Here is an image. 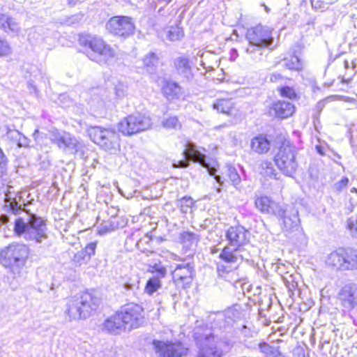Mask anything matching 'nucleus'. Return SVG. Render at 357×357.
I'll list each match as a JSON object with an SVG mask.
<instances>
[{
  "label": "nucleus",
  "instance_id": "obj_33",
  "mask_svg": "<svg viewBox=\"0 0 357 357\" xmlns=\"http://www.w3.org/2000/svg\"><path fill=\"white\" fill-rule=\"evenodd\" d=\"M161 286L162 283L160 278L153 277L147 281L144 291L149 295H152L153 293L157 291Z\"/></svg>",
  "mask_w": 357,
  "mask_h": 357
},
{
  "label": "nucleus",
  "instance_id": "obj_44",
  "mask_svg": "<svg viewBox=\"0 0 357 357\" xmlns=\"http://www.w3.org/2000/svg\"><path fill=\"white\" fill-rule=\"evenodd\" d=\"M127 281H130L125 283L124 287L126 290L134 291L138 289L139 279L137 276L129 278Z\"/></svg>",
  "mask_w": 357,
  "mask_h": 357
},
{
  "label": "nucleus",
  "instance_id": "obj_39",
  "mask_svg": "<svg viewBox=\"0 0 357 357\" xmlns=\"http://www.w3.org/2000/svg\"><path fill=\"white\" fill-rule=\"evenodd\" d=\"M347 229L354 237L357 238V216L351 215L347 220Z\"/></svg>",
  "mask_w": 357,
  "mask_h": 357
},
{
  "label": "nucleus",
  "instance_id": "obj_41",
  "mask_svg": "<svg viewBox=\"0 0 357 357\" xmlns=\"http://www.w3.org/2000/svg\"><path fill=\"white\" fill-rule=\"evenodd\" d=\"M280 94L282 97H286L289 99H295L296 98V93L295 90L290 86H282L279 89Z\"/></svg>",
  "mask_w": 357,
  "mask_h": 357
},
{
  "label": "nucleus",
  "instance_id": "obj_8",
  "mask_svg": "<svg viewBox=\"0 0 357 357\" xmlns=\"http://www.w3.org/2000/svg\"><path fill=\"white\" fill-rule=\"evenodd\" d=\"M151 126V119L139 114L129 115L118 124L119 130L125 135H132L148 130Z\"/></svg>",
  "mask_w": 357,
  "mask_h": 357
},
{
  "label": "nucleus",
  "instance_id": "obj_24",
  "mask_svg": "<svg viewBox=\"0 0 357 357\" xmlns=\"http://www.w3.org/2000/svg\"><path fill=\"white\" fill-rule=\"evenodd\" d=\"M250 146L254 152L258 154H264L268 151L271 144L265 136L258 135L251 140Z\"/></svg>",
  "mask_w": 357,
  "mask_h": 357
},
{
  "label": "nucleus",
  "instance_id": "obj_58",
  "mask_svg": "<svg viewBox=\"0 0 357 357\" xmlns=\"http://www.w3.org/2000/svg\"><path fill=\"white\" fill-rule=\"evenodd\" d=\"M7 160L5 155L3 154L1 149L0 148V161Z\"/></svg>",
  "mask_w": 357,
  "mask_h": 357
},
{
  "label": "nucleus",
  "instance_id": "obj_15",
  "mask_svg": "<svg viewBox=\"0 0 357 357\" xmlns=\"http://www.w3.org/2000/svg\"><path fill=\"white\" fill-rule=\"evenodd\" d=\"M153 345L162 357H181L185 353V349L181 344L154 341Z\"/></svg>",
  "mask_w": 357,
  "mask_h": 357
},
{
  "label": "nucleus",
  "instance_id": "obj_32",
  "mask_svg": "<svg viewBox=\"0 0 357 357\" xmlns=\"http://www.w3.org/2000/svg\"><path fill=\"white\" fill-rule=\"evenodd\" d=\"M163 128L167 130H180L181 128V123L176 116H169L164 118L162 121Z\"/></svg>",
  "mask_w": 357,
  "mask_h": 357
},
{
  "label": "nucleus",
  "instance_id": "obj_54",
  "mask_svg": "<svg viewBox=\"0 0 357 357\" xmlns=\"http://www.w3.org/2000/svg\"><path fill=\"white\" fill-rule=\"evenodd\" d=\"M316 149H317V152H318L321 155H325V152H324V148H323L321 146L317 145V146H316Z\"/></svg>",
  "mask_w": 357,
  "mask_h": 357
},
{
  "label": "nucleus",
  "instance_id": "obj_59",
  "mask_svg": "<svg viewBox=\"0 0 357 357\" xmlns=\"http://www.w3.org/2000/svg\"><path fill=\"white\" fill-rule=\"evenodd\" d=\"M215 179L216 180V181L220 183V185H222L223 183V181H222V178L220 176H218V175H215Z\"/></svg>",
  "mask_w": 357,
  "mask_h": 357
},
{
  "label": "nucleus",
  "instance_id": "obj_30",
  "mask_svg": "<svg viewBox=\"0 0 357 357\" xmlns=\"http://www.w3.org/2000/svg\"><path fill=\"white\" fill-rule=\"evenodd\" d=\"M144 65L148 73H155L158 63V57L155 53L151 52L146 54L144 58Z\"/></svg>",
  "mask_w": 357,
  "mask_h": 357
},
{
  "label": "nucleus",
  "instance_id": "obj_43",
  "mask_svg": "<svg viewBox=\"0 0 357 357\" xmlns=\"http://www.w3.org/2000/svg\"><path fill=\"white\" fill-rule=\"evenodd\" d=\"M97 246V241L91 242L86 245V246L82 250L85 256L90 260L91 257L96 253Z\"/></svg>",
  "mask_w": 357,
  "mask_h": 357
},
{
  "label": "nucleus",
  "instance_id": "obj_60",
  "mask_svg": "<svg viewBox=\"0 0 357 357\" xmlns=\"http://www.w3.org/2000/svg\"><path fill=\"white\" fill-rule=\"evenodd\" d=\"M344 66L345 68H349L350 67L349 61H344Z\"/></svg>",
  "mask_w": 357,
  "mask_h": 357
},
{
  "label": "nucleus",
  "instance_id": "obj_17",
  "mask_svg": "<svg viewBox=\"0 0 357 357\" xmlns=\"http://www.w3.org/2000/svg\"><path fill=\"white\" fill-rule=\"evenodd\" d=\"M183 153L185 159H190L194 162H199L203 167L208 169L209 174L215 175V169L214 168H209L208 165L206 162L205 155L196 149V146L194 143L188 142Z\"/></svg>",
  "mask_w": 357,
  "mask_h": 357
},
{
  "label": "nucleus",
  "instance_id": "obj_40",
  "mask_svg": "<svg viewBox=\"0 0 357 357\" xmlns=\"http://www.w3.org/2000/svg\"><path fill=\"white\" fill-rule=\"evenodd\" d=\"M193 204V201L190 197H183L178 200V205L183 213H186Z\"/></svg>",
  "mask_w": 357,
  "mask_h": 357
},
{
  "label": "nucleus",
  "instance_id": "obj_16",
  "mask_svg": "<svg viewBox=\"0 0 357 357\" xmlns=\"http://www.w3.org/2000/svg\"><path fill=\"white\" fill-rule=\"evenodd\" d=\"M339 298L345 307H354L357 305V287L353 284L344 285L339 293Z\"/></svg>",
  "mask_w": 357,
  "mask_h": 357
},
{
  "label": "nucleus",
  "instance_id": "obj_38",
  "mask_svg": "<svg viewBox=\"0 0 357 357\" xmlns=\"http://www.w3.org/2000/svg\"><path fill=\"white\" fill-rule=\"evenodd\" d=\"M13 53V49L6 39L0 38V57L9 56Z\"/></svg>",
  "mask_w": 357,
  "mask_h": 357
},
{
  "label": "nucleus",
  "instance_id": "obj_35",
  "mask_svg": "<svg viewBox=\"0 0 357 357\" xmlns=\"http://www.w3.org/2000/svg\"><path fill=\"white\" fill-rule=\"evenodd\" d=\"M261 174L264 176H267L270 178H276L277 172L274 169L273 164L269 161H264L261 164Z\"/></svg>",
  "mask_w": 357,
  "mask_h": 357
},
{
  "label": "nucleus",
  "instance_id": "obj_63",
  "mask_svg": "<svg viewBox=\"0 0 357 357\" xmlns=\"http://www.w3.org/2000/svg\"><path fill=\"white\" fill-rule=\"evenodd\" d=\"M103 229H105V231H107V229L105 227L100 229V231H102Z\"/></svg>",
  "mask_w": 357,
  "mask_h": 357
},
{
  "label": "nucleus",
  "instance_id": "obj_25",
  "mask_svg": "<svg viewBox=\"0 0 357 357\" xmlns=\"http://www.w3.org/2000/svg\"><path fill=\"white\" fill-rule=\"evenodd\" d=\"M162 93L168 100L178 99L183 95L181 87L176 83L167 82L162 86Z\"/></svg>",
  "mask_w": 357,
  "mask_h": 357
},
{
  "label": "nucleus",
  "instance_id": "obj_28",
  "mask_svg": "<svg viewBox=\"0 0 357 357\" xmlns=\"http://www.w3.org/2000/svg\"><path fill=\"white\" fill-rule=\"evenodd\" d=\"M174 64L178 73L183 75L185 77H188L190 75L191 66L188 58L180 56L177 58Z\"/></svg>",
  "mask_w": 357,
  "mask_h": 357
},
{
  "label": "nucleus",
  "instance_id": "obj_56",
  "mask_svg": "<svg viewBox=\"0 0 357 357\" xmlns=\"http://www.w3.org/2000/svg\"><path fill=\"white\" fill-rule=\"evenodd\" d=\"M83 0H68V4L70 6H74L77 5L78 3L82 2Z\"/></svg>",
  "mask_w": 357,
  "mask_h": 357
},
{
  "label": "nucleus",
  "instance_id": "obj_53",
  "mask_svg": "<svg viewBox=\"0 0 357 357\" xmlns=\"http://www.w3.org/2000/svg\"><path fill=\"white\" fill-rule=\"evenodd\" d=\"M189 165V162L186 160H179L178 162V164L174 163L173 166L174 167H186Z\"/></svg>",
  "mask_w": 357,
  "mask_h": 357
},
{
  "label": "nucleus",
  "instance_id": "obj_55",
  "mask_svg": "<svg viewBox=\"0 0 357 357\" xmlns=\"http://www.w3.org/2000/svg\"><path fill=\"white\" fill-rule=\"evenodd\" d=\"M311 1V3H312V7H314V8H324L325 7L324 6H318V3H319V1H315L314 0H310Z\"/></svg>",
  "mask_w": 357,
  "mask_h": 357
},
{
  "label": "nucleus",
  "instance_id": "obj_13",
  "mask_svg": "<svg viewBox=\"0 0 357 357\" xmlns=\"http://www.w3.org/2000/svg\"><path fill=\"white\" fill-rule=\"evenodd\" d=\"M229 245L243 249V246L249 243L250 232L242 226L230 227L226 233Z\"/></svg>",
  "mask_w": 357,
  "mask_h": 357
},
{
  "label": "nucleus",
  "instance_id": "obj_1",
  "mask_svg": "<svg viewBox=\"0 0 357 357\" xmlns=\"http://www.w3.org/2000/svg\"><path fill=\"white\" fill-rule=\"evenodd\" d=\"M143 312L142 307L138 304L130 303L125 305L105 321L104 329L111 333L120 334L137 328L143 324Z\"/></svg>",
  "mask_w": 357,
  "mask_h": 357
},
{
  "label": "nucleus",
  "instance_id": "obj_14",
  "mask_svg": "<svg viewBox=\"0 0 357 357\" xmlns=\"http://www.w3.org/2000/svg\"><path fill=\"white\" fill-rule=\"evenodd\" d=\"M255 204L257 208L263 213L275 216H280L285 213V210L282 206L266 196L257 197Z\"/></svg>",
  "mask_w": 357,
  "mask_h": 357
},
{
  "label": "nucleus",
  "instance_id": "obj_19",
  "mask_svg": "<svg viewBox=\"0 0 357 357\" xmlns=\"http://www.w3.org/2000/svg\"><path fill=\"white\" fill-rule=\"evenodd\" d=\"M274 112V115L281 119L291 116L295 112V107L289 102L278 100L274 102L270 108V113Z\"/></svg>",
  "mask_w": 357,
  "mask_h": 357
},
{
  "label": "nucleus",
  "instance_id": "obj_49",
  "mask_svg": "<svg viewBox=\"0 0 357 357\" xmlns=\"http://www.w3.org/2000/svg\"><path fill=\"white\" fill-rule=\"evenodd\" d=\"M83 19V15L81 13H78L74 15H72L68 19V23L70 24H75L77 23H79L80 21H82Z\"/></svg>",
  "mask_w": 357,
  "mask_h": 357
},
{
  "label": "nucleus",
  "instance_id": "obj_34",
  "mask_svg": "<svg viewBox=\"0 0 357 357\" xmlns=\"http://www.w3.org/2000/svg\"><path fill=\"white\" fill-rule=\"evenodd\" d=\"M284 66L289 70H301L303 63L297 56H291L284 59Z\"/></svg>",
  "mask_w": 357,
  "mask_h": 357
},
{
  "label": "nucleus",
  "instance_id": "obj_10",
  "mask_svg": "<svg viewBox=\"0 0 357 357\" xmlns=\"http://www.w3.org/2000/svg\"><path fill=\"white\" fill-rule=\"evenodd\" d=\"M105 28L111 34L126 38L134 33L135 26L132 19L130 17L115 16L107 22Z\"/></svg>",
  "mask_w": 357,
  "mask_h": 357
},
{
  "label": "nucleus",
  "instance_id": "obj_2",
  "mask_svg": "<svg viewBox=\"0 0 357 357\" xmlns=\"http://www.w3.org/2000/svg\"><path fill=\"white\" fill-rule=\"evenodd\" d=\"M45 221L34 214L29 215L26 220L18 218L15 220L14 231L19 237L26 241L41 243L47 238Z\"/></svg>",
  "mask_w": 357,
  "mask_h": 357
},
{
  "label": "nucleus",
  "instance_id": "obj_27",
  "mask_svg": "<svg viewBox=\"0 0 357 357\" xmlns=\"http://www.w3.org/2000/svg\"><path fill=\"white\" fill-rule=\"evenodd\" d=\"M344 270L357 269V250L354 249L342 250Z\"/></svg>",
  "mask_w": 357,
  "mask_h": 357
},
{
  "label": "nucleus",
  "instance_id": "obj_26",
  "mask_svg": "<svg viewBox=\"0 0 357 357\" xmlns=\"http://www.w3.org/2000/svg\"><path fill=\"white\" fill-rule=\"evenodd\" d=\"M327 266L335 270H344V258L342 250L331 252L326 260Z\"/></svg>",
  "mask_w": 357,
  "mask_h": 357
},
{
  "label": "nucleus",
  "instance_id": "obj_51",
  "mask_svg": "<svg viewBox=\"0 0 357 357\" xmlns=\"http://www.w3.org/2000/svg\"><path fill=\"white\" fill-rule=\"evenodd\" d=\"M284 79L283 76L280 73H273L270 76V81L271 82L278 83Z\"/></svg>",
  "mask_w": 357,
  "mask_h": 357
},
{
  "label": "nucleus",
  "instance_id": "obj_22",
  "mask_svg": "<svg viewBox=\"0 0 357 357\" xmlns=\"http://www.w3.org/2000/svg\"><path fill=\"white\" fill-rule=\"evenodd\" d=\"M0 29L8 34H17L21 31L20 23L11 16L4 13L0 14Z\"/></svg>",
  "mask_w": 357,
  "mask_h": 357
},
{
  "label": "nucleus",
  "instance_id": "obj_4",
  "mask_svg": "<svg viewBox=\"0 0 357 357\" xmlns=\"http://www.w3.org/2000/svg\"><path fill=\"white\" fill-rule=\"evenodd\" d=\"M98 305V300L96 298L88 292H84L68 300L65 313L70 320L86 319Z\"/></svg>",
  "mask_w": 357,
  "mask_h": 357
},
{
  "label": "nucleus",
  "instance_id": "obj_64",
  "mask_svg": "<svg viewBox=\"0 0 357 357\" xmlns=\"http://www.w3.org/2000/svg\"><path fill=\"white\" fill-rule=\"evenodd\" d=\"M351 191V192H357V190L355 188H353Z\"/></svg>",
  "mask_w": 357,
  "mask_h": 357
},
{
  "label": "nucleus",
  "instance_id": "obj_57",
  "mask_svg": "<svg viewBox=\"0 0 357 357\" xmlns=\"http://www.w3.org/2000/svg\"><path fill=\"white\" fill-rule=\"evenodd\" d=\"M271 357H285L282 354L278 349L275 351V354H273Z\"/></svg>",
  "mask_w": 357,
  "mask_h": 357
},
{
  "label": "nucleus",
  "instance_id": "obj_50",
  "mask_svg": "<svg viewBox=\"0 0 357 357\" xmlns=\"http://www.w3.org/2000/svg\"><path fill=\"white\" fill-rule=\"evenodd\" d=\"M19 147H26L29 146V139L24 136L22 134H20V137H19L18 141L16 144Z\"/></svg>",
  "mask_w": 357,
  "mask_h": 357
},
{
  "label": "nucleus",
  "instance_id": "obj_37",
  "mask_svg": "<svg viewBox=\"0 0 357 357\" xmlns=\"http://www.w3.org/2000/svg\"><path fill=\"white\" fill-rule=\"evenodd\" d=\"M227 176L229 178L232 185L236 186L241 183V178L236 169L230 165L227 167Z\"/></svg>",
  "mask_w": 357,
  "mask_h": 357
},
{
  "label": "nucleus",
  "instance_id": "obj_52",
  "mask_svg": "<svg viewBox=\"0 0 357 357\" xmlns=\"http://www.w3.org/2000/svg\"><path fill=\"white\" fill-rule=\"evenodd\" d=\"M7 160L0 161V178L6 171Z\"/></svg>",
  "mask_w": 357,
  "mask_h": 357
},
{
  "label": "nucleus",
  "instance_id": "obj_29",
  "mask_svg": "<svg viewBox=\"0 0 357 357\" xmlns=\"http://www.w3.org/2000/svg\"><path fill=\"white\" fill-rule=\"evenodd\" d=\"M213 108L221 113L230 114L234 109V103L229 99H218L213 103Z\"/></svg>",
  "mask_w": 357,
  "mask_h": 357
},
{
  "label": "nucleus",
  "instance_id": "obj_21",
  "mask_svg": "<svg viewBox=\"0 0 357 357\" xmlns=\"http://www.w3.org/2000/svg\"><path fill=\"white\" fill-rule=\"evenodd\" d=\"M281 220L280 225L284 231L290 232L291 231L297 230L299 227V218L297 211L285 213L280 216H277Z\"/></svg>",
  "mask_w": 357,
  "mask_h": 357
},
{
  "label": "nucleus",
  "instance_id": "obj_36",
  "mask_svg": "<svg viewBox=\"0 0 357 357\" xmlns=\"http://www.w3.org/2000/svg\"><path fill=\"white\" fill-rule=\"evenodd\" d=\"M183 36V31L181 28L178 26L169 27L167 37L169 40L176 41L182 38Z\"/></svg>",
  "mask_w": 357,
  "mask_h": 357
},
{
  "label": "nucleus",
  "instance_id": "obj_9",
  "mask_svg": "<svg viewBox=\"0 0 357 357\" xmlns=\"http://www.w3.org/2000/svg\"><path fill=\"white\" fill-rule=\"evenodd\" d=\"M50 142L63 152L76 153L82 147V143L69 132L52 129L49 131Z\"/></svg>",
  "mask_w": 357,
  "mask_h": 357
},
{
  "label": "nucleus",
  "instance_id": "obj_47",
  "mask_svg": "<svg viewBox=\"0 0 357 357\" xmlns=\"http://www.w3.org/2000/svg\"><path fill=\"white\" fill-rule=\"evenodd\" d=\"M20 132L16 130L8 129L6 132V137L14 143L17 144L19 137H20Z\"/></svg>",
  "mask_w": 357,
  "mask_h": 357
},
{
  "label": "nucleus",
  "instance_id": "obj_23",
  "mask_svg": "<svg viewBox=\"0 0 357 357\" xmlns=\"http://www.w3.org/2000/svg\"><path fill=\"white\" fill-rule=\"evenodd\" d=\"M22 197L21 196H15V197H11L9 195H6V197L4 199L5 208H8L13 214L17 215L21 211H26L28 213L24 208L22 207V205L25 206L24 202H22Z\"/></svg>",
  "mask_w": 357,
  "mask_h": 357
},
{
  "label": "nucleus",
  "instance_id": "obj_20",
  "mask_svg": "<svg viewBox=\"0 0 357 357\" xmlns=\"http://www.w3.org/2000/svg\"><path fill=\"white\" fill-rule=\"evenodd\" d=\"M243 250L228 245L225 247L220 254V258L227 264H238L243 259V255L241 254Z\"/></svg>",
  "mask_w": 357,
  "mask_h": 357
},
{
  "label": "nucleus",
  "instance_id": "obj_7",
  "mask_svg": "<svg viewBox=\"0 0 357 357\" xmlns=\"http://www.w3.org/2000/svg\"><path fill=\"white\" fill-rule=\"evenodd\" d=\"M296 157L295 146L289 143H283L275 155V162L283 174L293 177L298 167Z\"/></svg>",
  "mask_w": 357,
  "mask_h": 357
},
{
  "label": "nucleus",
  "instance_id": "obj_48",
  "mask_svg": "<svg viewBox=\"0 0 357 357\" xmlns=\"http://www.w3.org/2000/svg\"><path fill=\"white\" fill-rule=\"evenodd\" d=\"M349 179L347 177L342 178L340 181L337 182L334 185V189L337 192H341L348 185Z\"/></svg>",
  "mask_w": 357,
  "mask_h": 357
},
{
  "label": "nucleus",
  "instance_id": "obj_5",
  "mask_svg": "<svg viewBox=\"0 0 357 357\" xmlns=\"http://www.w3.org/2000/svg\"><path fill=\"white\" fill-rule=\"evenodd\" d=\"M92 141L105 151L116 153L120 149V137L115 130L100 126H93L88 129Z\"/></svg>",
  "mask_w": 357,
  "mask_h": 357
},
{
  "label": "nucleus",
  "instance_id": "obj_3",
  "mask_svg": "<svg viewBox=\"0 0 357 357\" xmlns=\"http://www.w3.org/2000/svg\"><path fill=\"white\" fill-rule=\"evenodd\" d=\"M246 38L249 42V47L246 52L251 54L255 60L260 59L262 55V48H270L273 42L272 30L261 24H258L248 30Z\"/></svg>",
  "mask_w": 357,
  "mask_h": 357
},
{
  "label": "nucleus",
  "instance_id": "obj_6",
  "mask_svg": "<svg viewBox=\"0 0 357 357\" xmlns=\"http://www.w3.org/2000/svg\"><path fill=\"white\" fill-rule=\"evenodd\" d=\"M29 248L23 244L12 243L0 251V263L6 267L21 268L29 257Z\"/></svg>",
  "mask_w": 357,
  "mask_h": 357
},
{
  "label": "nucleus",
  "instance_id": "obj_42",
  "mask_svg": "<svg viewBox=\"0 0 357 357\" xmlns=\"http://www.w3.org/2000/svg\"><path fill=\"white\" fill-rule=\"evenodd\" d=\"M259 349L260 351L267 356L271 357L273 354H275L276 348L273 347L266 342H261L259 344Z\"/></svg>",
  "mask_w": 357,
  "mask_h": 357
},
{
  "label": "nucleus",
  "instance_id": "obj_11",
  "mask_svg": "<svg viewBox=\"0 0 357 357\" xmlns=\"http://www.w3.org/2000/svg\"><path fill=\"white\" fill-rule=\"evenodd\" d=\"M195 340L199 345L196 357H222L223 352L220 348L221 342L211 334L199 337L195 333Z\"/></svg>",
  "mask_w": 357,
  "mask_h": 357
},
{
  "label": "nucleus",
  "instance_id": "obj_46",
  "mask_svg": "<svg viewBox=\"0 0 357 357\" xmlns=\"http://www.w3.org/2000/svg\"><path fill=\"white\" fill-rule=\"evenodd\" d=\"M89 261V259L85 256L82 250L77 252L73 257V261L79 264L86 263Z\"/></svg>",
  "mask_w": 357,
  "mask_h": 357
},
{
  "label": "nucleus",
  "instance_id": "obj_12",
  "mask_svg": "<svg viewBox=\"0 0 357 357\" xmlns=\"http://www.w3.org/2000/svg\"><path fill=\"white\" fill-rule=\"evenodd\" d=\"M79 40L81 45L89 47L93 52L105 59L112 58L115 55L114 50L100 37L83 35L79 37Z\"/></svg>",
  "mask_w": 357,
  "mask_h": 357
},
{
  "label": "nucleus",
  "instance_id": "obj_31",
  "mask_svg": "<svg viewBox=\"0 0 357 357\" xmlns=\"http://www.w3.org/2000/svg\"><path fill=\"white\" fill-rule=\"evenodd\" d=\"M147 271L155 275L154 278H163L167 273L166 268L161 262H155L153 264H149Z\"/></svg>",
  "mask_w": 357,
  "mask_h": 357
},
{
  "label": "nucleus",
  "instance_id": "obj_45",
  "mask_svg": "<svg viewBox=\"0 0 357 357\" xmlns=\"http://www.w3.org/2000/svg\"><path fill=\"white\" fill-rule=\"evenodd\" d=\"M181 239L183 243H190V244H192L197 241V236L190 232H184L181 235Z\"/></svg>",
  "mask_w": 357,
  "mask_h": 357
},
{
  "label": "nucleus",
  "instance_id": "obj_61",
  "mask_svg": "<svg viewBox=\"0 0 357 357\" xmlns=\"http://www.w3.org/2000/svg\"><path fill=\"white\" fill-rule=\"evenodd\" d=\"M38 133H39L38 130H36L34 131V132H33V137H34L35 139H36L37 135H38Z\"/></svg>",
  "mask_w": 357,
  "mask_h": 357
},
{
  "label": "nucleus",
  "instance_id": "obj_18",
  "mask_svg": "<svg viewBox=\"0 0 357 357\" xmlns=\"http://www.w3.org/2000/svg\"><path fill=\"white\" fill-rule=\"evenodd\" d=\"M193 271V267L189 263L179 264L172 273L173 279L177 283L182 282L185 287L191 283Z\"/></svg>",
  "mask_w": 357,
  "mask_h": 357
},
{
  "label": "nucleus",
  "instance_id": "obj_62",
  "mask_svg": "<svg viewBox=\"0 0 357 357\" xmlns=\"http://www.w3.org/2000/svg\"><path fill=\"white\" fill-rule=\"evenodd\" d=\"M223 268H224L223 265H221V264L218 265V271L223 270Z\"/></svg>",
  "mask_w": 357,
  "mask_h": 357
}]
</instances>
